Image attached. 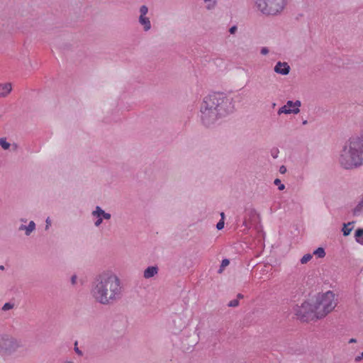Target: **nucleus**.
<instances>
[{
	"label": "nucleus",
	"instance_id": "nucleus-1",
	"mask_svg": "<svg viewBox=\"0 0 363 363\" xmlns=\"http://www.w3.org/2000/svg\"><path fill=\"white\" fill-rule=\"evenodd\" d=\"M233 98L220 92L206 96L200 105L199 117L201 123L211 127L235 111Z\"/></svg>",
	"mask_w": 363,
	"mask_h": 363
},
{
	"label": "nucleus",
	"instance_id": "nucleus-2",
	"mask_svg": "<svg viewBox=\"0 0 363 363\" xmlns=\"http://www.w3.org/2000/svg\"><path fill=\"white\" fill-rule=\"evenodd\" d=\"M122 291L121 279L112 270H104L98 274L90 288V294L93 299L105 306L119 300Z\"/></svg>",
	"mask_w": 363,
	"mask_h": 363
},
{
	"label": "nucleus",
	"instance_id": "nucleus-3",
	"mask_svg": "<svg viewBox=\"0 0 363 363\" xmlns=\"http://www.w3.org/2000/svg\"><path fill=\"white\" fill-rule=\"evenodd\" d=\"M358 140L350 138L339 152L337 161L345 169H353L363 164V147Z\"/></svg>",
	"mask_w": 363,
	"mask_h": 363
},
{
	"label": "nucleus",
	"instance_id": "nucleus-4",
	"mask_svg": "<svg viewBox=\"0 0 363 363\" xmlns=\"http://www.w3.org/2000/svg\"><path fill=\"white\" fill-rule=\"evenodd\" d=\"M316 318L323 319L333 312L337 305V298L333 291L318 294L313 299Z\"/></svg>",
	"mask_w": 363,
	"mask_h": 363
},
{
	"label": "nucleus",
	"instance_id": "nucleus-5",
	"mask_svg": "<svg viewBox=\"0 0 363 363\" xmlns=\"http://www.w3.org/2000/svg\"><path fill=\"white\" fill-rule=\"evenodd\" d=\"M255 9L264 16H276L281 13L287 0H253Z\"/></svg>",
	"mask_w": 363,
	"mask_h": 363
},
{
	"label": "nucleus",
	"instance_id": "nucleus-6",
	"mask_svg": "<svg viewBox=\"0 0 363 363\" xmlns=\"http://www.w3.org/2000/svg\"><path fill=\"white\" fill-rule=\"evenodd\" d=\"M22 347L21 340L9 333L0 334V355L9 357Z\"/></svg>",
	"mask_w": 363,
	"mask_h": 363
},
{
	"label": "nucleus",
	"instance_id": "nucleus-7",
	"mask_svg": "<svg viewBox=\"0 0 363 363\" xmlns=\"http://www.w3.org/2000/svg\"><path fill=\"white\" fill-rule=\"evenodd\" d=\"M294 314L302 321L318 320L316 318L315 307L313 300L303 301L301 305H296L293 308Z\"/></svg>",
	"mask_w": 363,
	"mask_h": 363
},
{
	"label": "nucleus",
	"instance_id": "nucleus-8",
	"mask_svg": "<svg viewBox=\"0 0 363 363\" xmlns=\"http://www.w3.org/2000/svg\"><path fill=\"white\" fill-rule=\"evenodd\" d=\"M91 217L95 228H100L104 220H109L111 218V214L106 212L101 206H96L91 212Z\"/></svg>",
	"mask_w": 363,
	"mask_h": 363
},
{
	"label": "nucleus",
	"instance_id": "nucleus-9",
	"mask_svg": "<svg viewBox=\"0 0 363 363\" xmlns=\"http://www.w3.org/2000/svg\"><path fill=\"white\" fill-rule=\"evenodd\" d=\"M301 106V102L299 100H296L295 101H287L286 103L281 106L278 111L277 114L281 116L282 114L289 115L294 114L296 115L300 112V107Z\"/></svg>",
	"mask_w": 363,
	"mask_h": 363
},
{
	"label": "nucleus",
	"instance_id": "nucleus-10",
	"mask_svg": "<svg viewBox=\"0 0 363 363\" xmlns=\"http://www.w3.org/2000/svg\"><path fill=\"white\" fill-rule=\"evenodd\" d=\"M148 11V7L145 5L141 6L138 11V22L145 32L149 31L152 28L150 17L147 16Z\"/></svg>",
	"mask_w": 363,
	"mask_h": 363
},
{
	"label": "nucleus",
	"instance_id": "nucleus-11",
	"mask_svg": "<svg viewBox=\"0 0 363 363\" xmlns=\"http://www.w3.org/2000/svg\"><path fill=\"white\" fill-rule=\"evenodd\" d=\"M291 67L288 62L279 61L274 67V72L278 74L286 76L289 74Z\"/></svg>",
	"mask_w": 363,
	"mask_h": 363
},
{
	"label": "nucleus",
	"instance_id": "nucleus-12",
	"mask_svg": "<svg viewBox=\"0 0 363 363\" xmlns=\"http://www.w3.org/2000/svg\"><path fill=\"white\" fill-rule=\"evenodd\" d=\"M159 268L157 266H149L143 271V277L145 279H150L157 275Z\"/></svg>",
	"mask_w": 363,
	"mask_h": 363
},
{
	"label": "nucleus",
	"instance_id": "nucleus-13",
	"mask_svg": "<svg viewBox=\"0 0 363 363\" xmlns=\"http://www.w3.org/2000/svg\"><path fill=\"white\" fill-rule=\"evenodd\" d=\"M36 225L34 221L30 220L28 225H21L19 226V230L25 231V235L29 236L33 231L35 230Z\"/></svg>",
	"mask_w": 363,
	"mask_h": 363
},
{
	"label": "nucleus",
	"instance_id": "nucleus-14",
	"mask_svg": "<svg viewBox=\"0 0 363 363\" xmlns=\"http://www.w3.org/2000/svg\"><path fill=\"white\" fill-rule=\"evenodd\" d=\"M12 90V84L9 82L0 84V98L6 96Z\"/></svg>",
	"mask_w": 363,
	"mask_h": 363
},
{
	"label": "nucleus",
	"instance_id": "nucleus-15",
	"mask_svg": "<svg viewBox=\"0 0 363 363\" xmlns=\"http://www.w3.org/2000/svg\"><path fill=\"white\" fill-rule=\"evenodd\" d=\"M0 146L4 150H16L17 146L16 144H11L6 138H0Z\"/></svg>",
	"mask_w": 363,
	"mask_h": 363
},
{
	"label": "nucleus",
	"instance_id": "nucleus-16",
	"mask_svg": "<svg viewBox=\"0 0 363 363\" xmlns=\"http://www.w3.org/2000/svg\"><path fill=\"white\" fill-rule=\"evenodd\" d=\"M363 213V195L360 198L357 205L352 209V214L354 216H359Z\"/></svg>",
	"mask_w": 363,
	"mask_h": 363
},
{
	"label": "nucleus",
	"instance_id": "nucleus-17",
	"mask_svg": "<svg viewBox=\"0 0 363 363\" xmlns=\"http://www.w3.org/2000/svg\"><path fill=\"white\" fill-rule=\"evenodd\" d=\"M354 238H355V240L358 243L363 245V229L362 228H358L357 230H356L355 233H354Z\"/></svg>",
	"mask_w": 363,
	"mask_h": 363
},
{
	"label": "nucleus",
	"instance_id": "nucleus-18",
	"mask_svg": "<svg viewBox=\"0 0 363 363\" xmlns=\"http://www.w3.org/2000/svg\"><path fill=\"white\" fill-rule=\"evenodd\" d=\"M353 229L352 223H345L342 229V233L345 236H347L350 234Z\"/></svg>",
	"mask_w": 363,
	"mask_h": 363
},
{
	"label": "nucleus",
	"instance_id": "nucleus-19",
	"mask_svg": "<svg viewBox=\"0 0 363 363\" xmlns=\"http://www.w3.org/2000/svg\"><path fill=\"white\" fill-rule=\"evenodd\" d=\"M325 255L326 253L323 247H318L313 252V255H315L318 258H323L325 257Z\"/></svg>",
	"mask_w": 363,
	"mask_h": 363
},
{
	"label": "nucleus",
	"instance_id": "nucleus-20",
	"mask_svg": "<svg viewBox=\"0 0 363 363\" xmlns=\"http://www.w3.org/2000/svg\"><path fill=\"white\" fill-rule=\"evenodd\" d=\"M313 258V255L311 254H306L304 255L300 259V262L301 264H307L308 262H310Z\"/></svg>",
	"mask_w": 363,
	"mask_h": 363
},
{
	"label": "nucleus",
	"instance_id": "nucleus-21",
	"mask_svg": "<svg viewBox=\"0 0 363 363\" xmlns=\"http://www.w3.org/2000/svg\"><path fill=\"white\" fill-rule=\"evenodd\" d=\"M353 138L359 139V142L361 146L363 147V128L361 130L360 133L357 135L352 136Z\"/></svg>",
	"mask_w": 363,
	"mask_h": 363
},
{
	"label": "nucleus",
	"instance_id": "nucleus-22",
	"mask_svg": "<svg viewBox=\"0 0 363 363\" xmlns=\"http://www.w3.org/2000/svg\"><path fill=\"white\" fill-rule=\"evenodd\" d=\"M229 264H230V262L228 259H223L220 267V269L218 270V272L221 273L223 271L224 268L226 267L227 266H228Z\"/></svg>",
	"mask_w": 363,
	"mask_h": 363
},
{
	"label": "nucleus",
	"instance_id": "nucleus-23",
	"mask_svg": "<svg viewBox=\"0 0 363 363\" xmlns=\"http://www.w3.org/2000/svg\"><path fill=\"white\" fill-rule=\"evenodd\" d=\"M274 184L278 186V189L282 191L285 189V185L281 183L279 179H276L274 181Z\"/></svg>",
	"mask_w": 363,
	"mask_h": 363
},
{
	"label": "nucleus",
	"instance_id": "nucleus-24",
	"mask_svg": "<svg viewBox=\"0 0 363 363\" xmlns=\"http://www.w3.org/2000/svg\"><path fill=\"white\" fill-rule=\"evenodd\" d=\"M14 305L12 303L8 302L4 304L2 310L4 311H9L13 308Z\"/></svg>",
	"mask_w": 363,
	"mask_h": 363
},
{
	"label": "nucleus",
	"instance_id": "nucleus-25",
	"mask_svg": "<svg viewBox=\"0 0 363 363\" xmlns=\"http://www.w3.org/2000/svg\"><path fill=\"white\" fill-rule=\"evenodd\" d=\"M269 49L267 47H262L260 49V54L262 55H267L269 54Z\"/></svg>",
	"mask_w": 363,
	"mask_h": 363
},
{
	"label": "nucleus",
	"instance_id": "nucleus-26",
	"mask_svg": "<svg viewBox=\"0 0 363 363\" xmlns=\"http://www.w3.org/2000/svg\"><path fill=\"white\" fill-rule=\"evenodd\" d=\"M224 225H225L224 220H220V221L216 225V228L218 230H220L224 228Z\"/></svg>",
	"mask_w": 363,
	"mask_h": 363
},
{
	"label": "nucleus",
	"instance_id": "nucleus-27",
	"mask_svg": "<svg viewBox=\"0 0 363 363\" xmlns=\"http://www.w3.org/2000/svg\"><path fill=\"white\" fill-rule=\"evenodd\" d=\"M238 300H232L229 302L228 306L230 307H235L238 306Z\"/></svg>",
	"mask_w": 363,
	"mask_h": 363
},
{
	"label": "nucleus",
	"instance_id": "nucleus-28",
	"mask_svg": "<svg viewBox=\"0 0 363 363\" xmlns=\"http://www.w3.org/2000/svg\"><path fill=\"white\" fill-rule=\"evenodd\" d=\"M74 351L78 355H79V356L83 355L82 352L77 347V342H75V344H74Z\"/></svg>",
	"mask_w": 363,
	"mask_h": 363
},
{
	"label": "nucleus",
	"instance_id": "nucleus-29",
	"mask_svg": "<svg viewBox=\"0 0 363 363\" xmlns=\"http://www.w3.org/2000/svg\"><path fill=\"white\" fill-rule=\"evenodd\" d=\"M77 279H78V278H77V276L76 274L72 275V277H71V283H72V285H75L77 284Z\"/></svg>",
	"mask_w": 363,
	"mask_h": 363
},
{
	"label": "nucleus",
	"instance_id": "nucleus-30",
	"mask_svg": "<svg viewBox=\"0 0 363 363\" xmlns=\"http://www.w3.org/2000/svg\"><path fill=\"white\" fill-rule=\"evenodd\" d=\"M286 167L285 166L282 165L279 167V172L281 174H284V173H286Z\"/></svg>",
	"mask_w": 363,
	"mask_h": 363
},
{
	"label": "nucleus",
	"instance_id": "nucleus-31",
	"mask_svg": "<svg viewBox=\"0 0 363 363\" xmlns=\"http://www.w3.org/2000/svg\"><path fill=\"white\" fill-rule=\"evenodd\" d=\"M237 31V27L236 26H232L230 30H229V32L230 34H234L235 32Z\"/></svg>",
	"mask_w": 363,
	"mask_h": 363
},
{
	"label": "nucleus",
	"instance_id": "nucleus-32",
	"mask_svg": "<svg viewBox=\"0 0 363 363\" xmlns=\"http://www.w3.org/2000/svg\"><path fill=\"white\" fill-rule=\"evenodd\" d=\"M242 225L246 228H250V224H249V222L248 220L245 218L244 220H243V223H242Z\"/></svg>",
	"mask_w": 363,
	"mask_h": 363
},
{
	"label": "nucleus",
	"instance_id": "nucleus-33",
	"mask_svg": "<svg viewBox=\"0 0 363 363\" xmlns=\"http://www.w3.org/2000/svg\"><path fill=\"white\" fill-rule=\"evenodd\" d=\"M363 359V352L358 356L355 357V361L359 362L360 360Z\"/></svg>",
	"mask_w": 363,
	"mask_h": 363
},
{
	"label": "nucleus",
	"instance_id": "nucleus-34",
	"mask_svg": "<svg viewBox=\"0 0 363 363\" xmlns=\"http://www.w3.org/2000/svg\"><path fill=\"white\" fill-rule=\"evenodd\" d=\"M220 220H225V213L223 212L220 213Z\"/></svg>",
	"mask_w": 363,
	"mask_h": 363
},
{
	"label": "nucleus",
	"instance_id": "nucleus-35",
	"mask_svg": "<svg viewBox=\"0 0 363 363\" xmlns=\"http://www.w3.org/2000/svg\"><path fill=\"white\" fill-rule=\"evenodd\" d=\"M357 340L356 339L354 338H351L350 340H349V343H354V342H356Z\"/></svg>",
	"mask_w": 363,
	"mask_h": 363
},
{
	"label": "nucleus",
	"instance_id": "nucleus-36",
	"mask_svg": "<svg viewBox=\"0 0 363 363\" xmlns=\"http://www.w3.org/2000/svg\"><path fill=\"white\" fill-rule=\"evenodd\" d=\"M214 4H215V2L213 1V2L212 3V5H211H211L207 6V8H208V9H211V8H213V7L214 6Z\"/></svg>",
	"mask_w": 363,
	"mask_h": 363
},
{
	"label": "nucleus",
	"instance_id": "nucleus-37",
	"mask_svg": "<svg viewBox=\"0 0 363 363\" xmlns=\"http://www.w3.org/2000/svg\"><path fill=\"white\" fill-rule=\"evenodd\" d=\"M4 269V266H2V265H1V266H0V269L3 270Z\"/></svg>",
	"mask_w": 363,
	"mask_h": 363
},
{
	"label": "nucleus",
	"instance_id": "nucleus-38",
	"mask_svg": "<svg viewBox=\"0 0 363 363\" xmlns=\"http://www.w3.org/2000/svg\"><path fill=\"white\" fill-rule=\"evenodd\" d=\"M65 363H74L72 361H68V362H66Z\"/></svg>",
	"mask_w": 363,
	"mask_h": 363
},
{
	"label": "nucleus",
	"instance_id": "nucleus-39",
	"mask_svg": "<svg viewBox=\"0 0 363 363\" xmlns=\"http://www.w3.org/2000/svg\"><path fill=\"white\" fill-rule=\"evenodd\" d=\"M47 224H49L48 219L46 220Z\"/></svg>",
	"mask_w": 363,
	"mask_h": 363
}]
</instances>
